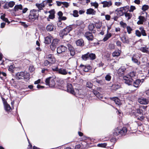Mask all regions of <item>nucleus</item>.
<instances>
[{
    "instance_id": "1",
    "label": "nucleus",
    "mask_w": 149,
    "mask_h": 149,
    "mask_svg": "<svg viewBox=\"0 0 149 149\" xmlns=\"http://www.w3.org/2000/svg\"><path fill=\"white\" fill-rule=\"evenodd\" d=\"M15 77L17 79H24L25 81H28L30 79V74L26 72H21L16 74Z\"/></svg>"
},
{
    "instance_id": "2",
    "label": "nucleus",
    "mask_w": 149,
    "mask_h": 149,
    "mask_svg": "<svg viewBox=\"0 0 149 149\" xmlns=\"http://www.w3.org/2000/svg\"><path fill=\"white\" fill-rule=\"evenodd\" d=\"M38 10L33 9L30 11L29 17L30 21L33 22L38 19Z\"/></svg>"
},
{
    "instance_id": "3",
    "label": "nucleus",
    "mask_w": 149,
    "mask_h": 149,
    "mask_svg": "<svg viewBox=\"0 0 149 149\" xmlns=\"http://www.w3.org/2000/svg\"><path fill=\"white\" fill-rule=\"evenodd\" d=\"M67 91L68 92L73 95L80 94L79 90L77 89L74 90L72 85L70 84H68L67 85Z\"/></svg>"
},
{
    "instance_id": "4",
    "label": "nucleus",
    "mask_w": 149,
    "mask_h": 149,
    "mask_svg": "<svg viewBox=\"0 0 149 149\" xmlns=\"http://www.w3.org/2000/svg\"><path fill=\"white\" fill-rule=\"evenodd\" d=\"M46 84L49 86L50 88L54 87L55 85V82L54 79L51 77H49L46 79L45 80Z\"/></svg>"
},
{
    "instance_id": "5",
    "label": "nucleus",
    "mask_w": 149,
    "mask_h": 149,
    "mask_svg": "<svg viewBox=\"0 0 149 149\" xmlns=\"http://www.w3.org/2000/svg\"><path fill=\"white\" fill-rule=\"evenodd\" d=\"M72 29V28L71 26H67L65 28L60 31V34L61 36H63L64 35H67Z\"/></svg>"
},
{
    "instance_id": "6",
    "label": "nucleus",
    "mask_w": 149,
    "mask_h": 149,
    "mask_svg": "<svg viewBox=\"0 0 149 149\" xmlns=\"http://www.w3.org/2000/svg\"><path fill=\"white\" fill-rule=\"evenodd\" d=\"M124 82L128 85H132L133 84V80L132 78L128 77V76H125L123 77Z\"/></svg>"
},
{
    "instance_id": "7",
    "label": "nucleus",
    "mask_w": 149,
    "mask_h": 149,
    "mask_svg": "<svg viewBox=\"0 0 149 149\" xmlns=\"http://www.w3.org/2000/svg\"><path fill=\"white\" fill-rule=\"evenodd\" d=\"M93 33L89 31H87L84 34L85 37L89 41H92L93 40L94 36L92 34Z\"/></svg>"
},
{
    "instance_id": "8",
    "label": "nucleus",
    "mask_w": 149,
    "mask_h": 149,
    "mask_svg": "<svg viewBox=\"0 0 149 149\" xmlns=\"http://www.w3.org/2000/svg\"><path fill=\"white\" fill-rule=\"evenodd\" d=\"M47 60L50 62L51 63H54L55 62V58L54 55L52 54H49L46 56Z\"/></svg>"
},
{
    "instance_id": "9",
    "label": "nucleus",
    "mask_w": 149,
    "mask_h": 149,
    "mask_svg": "<svg viewBox=\"0 0 149 149\" xmlns=\"http://www.w3.org/2000/svg\"><path fill=\"white\" fill-rule=\"evenodd\" d=\"M67 49V48L66 47L63 45H61L57 48V51L58 53L61 54L65 52Z\"/></svg>"
},
{
    "instance_id": "10",
    "label": "nucleus",
    "mask_w": 149,
    "mask_h": 149,
    "mask_svg": "<svg viewBox=\"0 0 149 149\" xmlns=\"http://www.w3.org/2000/svg\"><path fill=\"white\" fill-rule=\"evenodd\" d=\"M123 10V8H117L115 12L117 15L118 16H123L124 12Z\"/></svg>"
},
{
    "instance_id": "11",
    "label": "nucleus",
    "mask_w": 149,
    "mask_h": 149,
    "mask_svg": "<svg viewBox=\"0 0 149 149\" xmlns=\"http://www.w3.org/2000/svg\"><path fill=\"white\" fill-rule=\"evenodd\" d=\"M139 57V56L136 54L134 55L133 57H132V62L136 63L138 65H139L140 64V62L139 61L138 58Z\"/></svg>"
},
{
    "instance_id": "12",
    "label": "nucleus",
    "mask_w": 149,
    "mask_h": 149,
    "mask_svg": "<svg viewBox=\"0 0 149 149\" xmlns=\"http://www.w3.org/2000/svg\"><path fill=\"white\" fill-rule=\"evenodd\" d=\"M80 67L85 72H88L91 69V67L90 65L86 66L81 64L80 66Z\"/></svg>"
},
{
    "instance_id": "13",
    "label": "nucleus",
    "mask_w": 149,
    "mask_h": 149,
    "mask_svg": "<svg viewBox=\"0 0 149 149\" xmlns=\"http://www.w3.org/2000/svg\"><path fill=\"white\" fill-rule=\"evenodd\" d=\"M138 102L141 104H148L147 100L143 97H141L138 99Z\"/></svg>"
},
{
    "instance_id": "14",
    "label": "nucleus",
    "mask_w": 149,
    "mask_h": 149,
    "mask_svg": "<svg viewBox=\"0 0 149 149\" xmlns=\"http://www.w3.org/2000/svg\"><path fill=\"white\" fill-rule=\"evenodd\" d=\"M126 68L123 67H122L118 70L117 73L119 76H123L124 74Z\"/></svg>"
},
{
    "instance_id": "15",
    "label": "nucleus",
    "mask_w": 149,
    "mask_h": 149,
    "mask_svg": "<svg viewBox=\"0 0 149 149\" xmlns=\"http://www.w3.org/2000/svg\"><path fill=\"white\" fill-rule=\"evenodd\" d=\"M86 13L87 15H95L96 11L92 8H90L87 10Z\"/></svg>"
},
{
    "instance_id": "16",
    "label": "nucleus",
    "mask_w": 149,
    "mask_h": 149,
    "mask_svg": "<svg viewBox=\"0 0 149 149\" xmlns=\"http://www.w3.org/2000/svg\"><path fill=\"white\" fill-rule=\"evenodd\" d=\"M141 82V80L139 79H137L135 80L134 81H133V86L136 88L139 87Z\"/></svg>"
},
{
    "instance_id": "17",
    "label": "nucleus",
    "mask_w": 149,
    "mask_h": 149,
    "mask_svg": "<svg viewBox=\"0 0 149 149\" xmlns=\"http://www.w3.org/2000/svg\"><path fill=\"white\" fill-rule=\"evenodd\" d=\"M103 4V7L104 8L109 7L112 5V2L111 1H103L102 3Z\"/></svg>"
},
{
    "instance_id": "18",
    "label": "nucleus",
    "mask_w": 149,
    "mask_h": 149,
    "mask_svg": "<svg viewBox=\"0 0 149 149\" xmlns=\"http://www.w3.org/2000/svg\"><path fill=\"white\" fill-rule=\"evenodd\" d=\"M92 82L94 84L97 83L100 85H102L104 84L102 80L98 79L96 78L93 79Z\"/></svg>"
},
{
    "instance_id": "19",
    "label": "nucleus",
    "mask_w": 149,
    "mask_h": 149,
    "mask_svg": "<svg viewBox=\"0 0 149 149\" xmlns=\"http://www.w3.org/2000/svg\"><path fill=\"white\" fill-rule=\"evenodd\" d=\"M110 99L114 101L116 104L119 105L120 104V100L117 97H111Z\"/></svg>"
},
{
    "instance_id": "20",
    "label": "nucleus",
    "mask_w": 149,
    "mask_h": 149,
    "mask_svg": "<svg viewBox=\"0 0 149 149\" xmlns=\"http://www.w3.org/2000/svg\"><path fill=\"white\" fill-rule=\"evenodd\" d=\"M95 28L94 24H90L88 26V29L90 31H91V32L93 33H95L96 31L94 30Z\"/></svg>"
},
{
    "instance_id": "21",
    "label": "nucleus",
    "mask_w": 149,
    "mask_h": 149,
    "mask_svg": "<svg viewBox=\"0 0 149 149\" xmlns=\"http://www.w3.org/2000/svg\"><path fill=\"white\" fill-rule=\"evenodd\" d=\"M121 52L120 50H116L112 53V56L114 57H117L120 56Z\"/></svg>"
},
{
    "instance_id": "22",
    "label": "nucleus",
    "mask_w": 149,
    "mask_h": 149,
    "mask_svg": "<svg viewBox=\"0 0 149 149\" xmlns=\"http://www.w3.org/2000/svg\"><path fill=\"white\" fill-rule=\"evenodd\" d=\"M58 72L60 74L65 75L67 74L68 71L65 69L61 68L59 69Z\"/></svg>"
},
{
    "instance_id": "23",
    "label": "nucleus",
    "mask_w": 149,
    "mask_h": 149,
    "mask_svg": "<svg viewBox=\"0 0 149 149\" xmlns=\"http://www.w3.org/2000/svg\"><path fill=\"white\" fill-rule=\"evenodd\" d=\"M133 113H134V116L136 117H137V116H139V115H138L137 114L140 115H141V114H142L143 115V111L142 109H137L136 110V113H134V112H133Z\"/></svg>"
},
{
    "instance_id": "24",
    "label": "nucleus",
    "mask_w": 149,
    "mask_h": 149,
    "mask_svg": "<svg viewBox=\"0 0 149 149\" xmlns=\"http://www.w3.org/2000/svg\"><path fill=\"white\" fill-rule=\"evenodd\" d=\"M120 134L121 136L125 135L127 133V129L126 127H123L121 130L120 129Z\"/></svg>"
},
{
    "instance_id": "25",
    "label": "nucleus",
    "mask_w": 149,
    "mask_h": 149,
    "mask_svg": "<svg viewBox=\"0 0 149 149\" xmlns=\"http://www.w3.org/2000/svg\"><path fill=\"white\" fill-rule=\"evenodd\" d=\"M52 37L50 36H49L45 37V43L47 44H49L51 42L52 39Z\"/></svg>"
},
{
    "instance_id": "26",
    "label": "nucleus",
    "mask_w": 149,
    "mask_h": 149,
    "mask_svg": "<svg viewBox=\"0 0 149 149\" xmlns=\"http://www.w3.org/2000/svg\"><path fill=\"white\" fill-rule=\"evenodd\" d=\"M143 53H148V48L145 46L141 47L139 49Z\"/></svg>"
},
{
    "instance_id": "27",
    "label": "nucleus",
    "mask_w": 149,
    "mask_h": 149,
    "mask_svg": "<svg viewBox=\"0 0 149 149\" xmlns=\"http://www.w3.org/2000/svg\"><path fill=\"white\" fill-rule=\"evenodd\" d=\"M139 20L137 22V23L138 24H143L145 19V17L141 16L139 17Z\"/></svg>"
},
{
    "instance_id": "28",
    "label": "nucleus",
    "mask_w": 149,
    "mask_h": 149,
    "mask_svg": "<svg viewBox=\"0 0 149 149\" xmlns=\"http://www.w3.org/2000/svg\"><path fill=\"white\" fill-rule=\"evenodd\" d=\"M120 130L118 128H116L114 130V132L113 133V134L114 136H116L120 134Z\"/></svg>"
},
{
    "instance_id": "29",
    "label": "nucleus",
    "mask_w": 149,
    "mask_h": 149,
    "mask_svg": "<svg viewBox=\"0 0 149 149\" xmlns=\"http://www.w3.org/2000/svg\"><path fill=\"white\" fill-rule=\"evenodd\" d=\"M77 46H82L84 45V42L82 39H80L77 40L76 42Z\"/></svg>"
},
{
    "instance_id": "30",
    "label": "nucleus",
    "mask_w": 149,
    "mask_h": 149,
    "mask_svg": "<svg viewBox=\"0 0 149 149\" xmlns=\"http://www.w3.org/2000/svg\"><path fill=\"white\" fill-rule=\"evenodd\" d=\"M36 6L40 10H41L43 9V8L45 7V5L43 2L40 3H36Z\"/></svg>"
},
{
    "instance_id": "31",
    "label": "nucleus",
    "mask_w": 149,
    "mask_h": 149,
    "mask_svg": "<svg viewBox=\"0 0 149 149\" xmlns=\"http://www.w3.org/2000/svg\"><path fill=\"white\" fill-rule=\"evenodd\" d=\"M124 15L127 20L130 19L132 16V14L127 12H125L124 13Z\"/></svg>"
},
{
    "instance_id": "32",
    "label": "nucleus",
    "mask_w": 149,
    "mask_h": 149,
    "mask_svg": "<svg viewBox=\"0 0 149 149\" xmlns=\"http://www.w3.org/2000/svg\"><path fill=\"white\" fill-rule=\"evenodd\" d=\"M46 29L48 31H53L54 29V26L52 24H48L46 27Z\"/></svg>"
},
{
    "instance_id": "33",
    "label": "nucleus",
    "mask_w": 149,
    "mask_h": 149,
    "mask_svg": "<svg viewBox=\"0 0 149 149\" xmlns=\"http://www.w3.org/2000/svg\"><path fill=\"white\" fill-rule=\"evenodd\" d=\"M111 36V34L110 33H107V34L105 35L104 38H103V40L106 41Z\"/></svg>"
},
{
    "instance_id": "34",
    "label": "nucleus",
    "mask_w": 149,
    "mask_h": 149,
    "mask_svg": "<svg viewBox=\"0 0 149 149\" xmlns=\"http://www.w3.org/2000/svg\"><path fill=\"white\" fill-rule=\"evenodd\" d=\"M102 22H101L99 21L95 23L94 25L96 28L100 29L102 26Z\"/></svg>"
},
{
    "instance_id": "35",
    "label": "nucleus",
    "mask_w": 149,
    "mask_h": 149,
    "mask_svg": "<svg viewBox=\"0 0 149 149\" xmlns=\"http://www.w3.org/2000/svg\"><path fill=\"white\" fill-rule=\"evenodd\" d=\"M93 93L98 98H102V95L100 94V93L97 91L96 90H93Z\"/></svg>"
},
{
    "instance_id": "36",
    "label": "nucleus",
    "mask_w": 149,
    "mask_h": 149,
    "mask_svg": "<svg viewBox=\"0 0 149 149\" xmlns=\"http://www.w3.org/2000/svg\"><path fill=\"white\" fill-rule=\"evenodd\" d=\"M22 6L21 4L15 5L14 8V10L15 11H16L19 10H22Z\"/></svg>"
},
{
    "instance_id": "37",
    "label": "nucleus",
    "mask_w": 149,
    "mask_h": 149,
    "mask_svg": "<svg viewBox=\"0 0 149 149\" xmlns=\"http://www.w3.org/2000/svg\"><path fill=\"white\" fill-rule=\"evenodd\" d=\"M89 58V52H88L86 54L83 55L82 56V59L85 61L87 60Z\"/></svg>"
},
{
    "instance_id": "38",
    "label": "nucleus",
    "mask_w": 149,
    "mask_h": 149,
    "mask_svg": "<svg viewBox=\"0 0 149 149\" xmlns=\"http://www.w3.org/2000/svg\"><path fill=\"white\" fill-rule=\"evenodd\" d=\"M126 76H128V77L132 78L136 76V73L134 71L131 72L128 75Z\"/></svg>"
},
{
    "instance_id": "39",
    "label": "nucleus",
    "mask_w": 149,
    "mask_h": 149,
    "mask_svg": "<svg viewBox=\"0 0 149 149\" xmlns=\"http://www.w3.org/2000/svg\"><path fill=\"white\" fill-rule=\"evenodd\" d=\"M77 25L80 26V27L82 28L84 27L85 26L84 22L81 21H78L77 23Z\"/></svg>"
},
{
    "instance_id": "40",
    "label": "nucleus",
    "mask_w": 149,
    "mask_h": 149,
    "mask_svg": "<svg viewBox=\"0 0 149 149\" xmlns=\"http://www.w3.org/2000/svg\"><path fill=\"white\" fill-rule=\"evenodd\" d=\"M4 108L5 110L7 111H9L11 109L10 106L7 103L4 104Z\"/></svg>"
},
{
    "instance_id": "41",
    "label": "nucleus",
    "mask_w": 149,
    "mask_h": 149,
    "mask_svg": "<svg viewBox=\"0 0 149 149\" xmlns=\"http://www.w3.org/2000/svg\"><path fill=\"white\" fill-rule=\"evenodd\" d=\"M89 57L90 59H91V60H94L95 58V55L94 54H90L89 52Z\"/></svg>"
},
{
    "instance_id": "42",
    "label": "nucleus",
    "mask_w": 149,
    "mask_h": 149,
    "mask_svg": "<svg viewBox=\"0 0 149 149\" xmlns=\"http://www.w3.org/2000/svg\"><path fill=\"white\" fill-rule=\"evenodd\" d=\"M59 41V40L57 39H55L53 40L52 43L57 46Z\"/></svg>"
},
{
    "instance_id": "43",
    "label": "nucleus",
    "mask_w": 149,
    "mask_h": 149,
    "mask_svg": "<svg viewBox=\"0 0 149 149\" xmlns=\"http://www.w3.org/2000/svg\"><path fill=\"white\" fill-rule=\"evenodd\" d=\"M105 79L108 81H109L111 79V76L110 75V74H107L105 77Z\"/></svg>"
},
{
    "instance_id": "44",
    "label": "nucleus",
    "mask_w": 149,
    "mask_h": 149,
    "mask_svg": "<svg viewBox=\"0 0 149 149\" xmlns=\"http://www.w3.org/2000/svg\"><path fill=\"white\" fill-rule=\"evenodd\" d=\"M123 8V10L124 13L125 12H127L128 11H129V6H126L123 7H121Z\"/></svg>"
},
{
    "instance_id": "45",
    "label": "nucleus",
    "mask_w": 149,
    "mask_h": 149,
    "mask_svg": "<svg viewBox=\"0 0 149 149\" xmlns=\"http://www.w3.org/2000/svg\"><path fill=\"white\" fill-rule=\"evenodd\" d=\"M112 87L113 90H116L120 88V86L118 85L114 84L112 85Z\"/></svg>"
},
{
    "instance_id": "46",
    "label": "nucleus",
    "mask_w": 149,
    "mask_h": 149,
    "mask_svg": "<svg viewBox=\"0 0 149 149\" xmlns=\"http://www.w3.org/2000/svg\"><path fill=\"white\" fill-rule=\"evenodd\" d=\"M91 6L95 7V8H97L98 6V3L96 2H91Z\"/></svg>"
},
{
    "instance_id": "47",
    "label": "nucleus",
    "mask_w": 149,
    "mask_h": 149,
    "mask_svg": "<svg viewBox=\"0 0 149 149\" xmlns=\"http://www.w3.org/2000/svg\"><path fill=\"white\" fill-rule=\"evenodd\" d=\"M8 3V4L9 7L10 8L13 7L15 4V3L13 1H10Z\"/></svg>"
},
{
    "instance_id": "48",
    "label": "nucleus",
    "mask_w": 149,
    "mask_h": 149,
    "mask_svg": "<svg viewBox=\"0 0 149 149\" xmlns=\"http://www.w3.org/2000/svg\"><path fill=\"white\" fill-rule=\"evenodd\" d=\"M86 86L87 87L89 88H91L92 87L93 85L91 82L88 81L87 82Z\"/></svg>"
},
{
    "instance_id": "49",
    "label": "nucleus",
    "mask_w": 149,
    "mask_h": 149,
    "mask_svg": "<svg viewBox=\"0 0 149 149\" xmlns=\"http://www.w3.org/2000/svg\"><path fill=\"white\" fill-rule=\"evenodd\" d=\"M73 16L75 17H78L79 16L78 11L76 10H74L73 11Z\"/></svg>"
},
{
    "instance_id": "50",
    "label": "nucleus",
    "mask_w": 149,
    "mask_h": 149,
    "mask_svg": "<svg viewBox=\"0 0 149 149\" xmlns=\"http://www.w3.org/2000/svg\"><path fill=\"white\" fill-rule=\"evenodd\" d=\"M120 24L121 26L123 28H125L127 27V24L126 23L122 21H121L120 23Z\"/></svg>"
},
{
    "instance_id": "51",
    "label": "nucleus",
    "mask_w": 149,
    "mask_h": 149,
    "mask_svg": "<svg viewBox=\"0 0 149 149\" xmlns=\"http://www.w3.org/2000/svg\"><path fill=\"white\" fill-rule=\"evenodd\" d=\"M149 8V6L147 5H144L142 8V9L143 11H146Z\"/></svg>"
},
{
    "instance_id": "52",
    "label": "nucleus",
    "mask_w": 149,
    "mask_h": 149,
    "mask_svg": "<svg viewBox=\"0 0 149 149\" xmlns=\"http://www.w3.org/2000/svg\"><path fill=\"white\" fill-rule=\"evenodd\" d=\"M126 27L127 32L129 34H130L131 31L132 30V29L130 26H127Z\"/></svg>"
},
{
    "instance_id": "53",
    "label": "nucleus",
    "mask_w": 149,
    "mask_h": 149,
    "mask_svg": "<svg viewBox=\"0 0 149 149\" xmlns=\"http://www.w3.org/2000/svg\"><path fill=\"white\" fill-rule=\"evenodd\" d=\"M29 70L31 72H33V71H34L35 68H34V67L33 65H31L29 66Z\"/></svg>"
},
{
    "instance_id": "54",
    "label": "nucleus",
    "mask_w": 149,
    "mask_h": 149,
    "mask_svg": "<svg viewBox=\"0 0 149 149\" xmlns=\"http://www.w3.org/2000/svg\"><path fill=\"white\" fill-rule=\"evenodd\" d=\"M107 145V144L104 143H99L97 145L98 147H105Z\"/></svg>"
},
{
    "instance_id": "55",
    "label": "nucleus",
    "mask_w": 149,
    "mask_h": 149,
    "mask_svg": "<svg viewBox=\"0 0 149 149\" xmlns=\"http://www.w3.org/2000/svg\"><path fill=\"white\" fill-rule=\"evenodd\" d=\"M50 63H51L50 62L47 60L44 61V65L45 66H47L49 65Z\"/></svg>"
},
{
    "instance_id": "56",
    "label": "nucleus",
    "mask_w": 149,
    "mask_h": 149,
    "mask_svg": "<svg viewBox=\"0 0 149 149\" xmlns=\"http://www.w3.org/2000/svg\"><path fill=\"white\" fill-rule=\"evenodd\" d=\"M122 4L121 2L120 1H116L114 3V4L115 6H120Z\"/></svg>"
},
{
    "instance_id": "57",
    "label": "nucleus",
    "mask_w": 149,
    "mask_h": 149,
    "mask_svg": "<svg viewBox=\"0 0 149 149\" xmlns=\"http://www.w3.org/2000/svg\"><path fill=\"white\" fill-rule=\"evenodd\" d=\"M62 5L65 8H68L69 6V3L66 2H63Z\"/></svg>"
},
{
    "instance_id": "58",
    "label": "nucleus",
    "mask_w": 149,
    "mask_h": 149,
    "mask_svg": "<svg viewBox=\"0 0 149 149\" xmlns=\"http://www.w3.org/2000/svg\"><path fill=\"white\" fill-rule=\"evenodd\" d=\"M52 70L54 71H55L56 72L59 71V69L58 68L57 66L56 67H52Z\"/></svg>"
},
{
    "instance_id": "59",
    "label": "nucleus",
    "mask_w": 149,
    "mask_h": 149,
    "mask_svg": "<svg viewBox=\"0 0 149 149\" xmlns=\"http://www.w3.org/2000/svg\"><path fill=\"white\" fill-rule=\"evenodd\" d=\"M56 45H53L52 44H51V45H50V47L52 50L53 51L55 50L56 48Z\"/></svg>"
},
{
    "instance_id": "60",
    "label": "nucleus",
    "mask_w": 149,
    "mask_h": 149,
    "mask_svg": "<svg viewBox=\"0 0 149 149\" xmlns=\"http://www.w3.org/2000/svg\"><path fill=\"white\" fill-rule=\"evenodd\" d=\"M14 67L13 65H11L10 66L8 70L11 72H13V69H14Z\"/></svg>"
},
{
    "instance_id": "61",
    "label": "nucleus",
    "mask_w": 149,
    "mask_h": 149,
    "mask_svg": "<svg viewBox=\"0 0 149 149\" xmlns=\"http://www.w3.org/2000/svg\"><path fill=\"white\" fill-rule=\"evenodd\" d=\"M121 40L124 43H126L127 42V41L126 40L125 37H123L121 38Z\"/></svg>"
},
{
    "instance_id": "62",
    "label": "nucleus",
    "mask_w": 149,
    "mask_h": 149,
    "mask_svg": "<svg viewBox=\"0 0 149 149\" xmlns=\"http://www.w3.org/2000/svg\"><path fill=\"white\" fill-rule=\"evenodd\" d=\"M135 9V7L134 6H131L130 7V9L129 10V11L130 12H133Z\"/></svg>"
},
{
    "instance_id": "63",
    "label": "nucleus",
    "mask_w": 149,
    "mask_h": 149,
    "mask_svg": "<svg viewBox=\"0 0 149 149\" xmlns=\"http://www.w3.org/2000/svg\"><path fill=\"white\" fill-rule=\"evenodd\" d=\"M70 54L72 56H73L75 54V52L74 49L70 51Z\"/></svg>"
},
{
    "instance_id": "64",
    "label": "nucleus",
    "mask_w": 149,
    "mask_h": 149,
    "mask_svg": "<svg viewBox=\"0 0 149 149\" xmlns=\"http://www.w3.org/2000/svg\"><path fill=\"white\" fill-rule=\"evenodd\" d=\"M137 119L138 120H143L144 118V117L142 116H138V117L137 116Z\"/></svg>"
}]
</instances>
